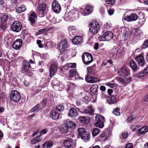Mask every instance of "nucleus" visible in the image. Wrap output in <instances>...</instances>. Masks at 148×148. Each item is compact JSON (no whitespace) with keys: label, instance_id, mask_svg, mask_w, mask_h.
I'll return each mask as SVG.
<instances>
[{"label":"nucleus","instance_id":"nucleus-60","mask_svg":"<svg viewBox=\"0 0 148 148\" xmlns=\"http://www.w3.org/2000/svg\"><path fill=\"white\" fill-rule=\"evenodd\" d=\"M37 44L38 45L39 47H42V45L41 44V41L40 40H38L37 41Z\"/></svg>","mask_w":148,"mask_h":148},{"label":"nucleus","instance_id":"nucleus-19","mask_svg":"<svg viewBox=\"0 0 148 148\" xmlns=\"http://www.w3.org/2000/svg\"><path fill=\"white\" fill-rule=\"evenodd\" d=\"M77 11L74 9L68 12L67 14H65V16L69 20L74 17V15L77 13Z\"/></svg>","mask_w":148,"mask_h":148},{"label":"nucleus","instance_id":"nucleus-31","mask_svg":"<svg viewBox=\"0 0 148 148\" xmlns=\"http://www.w3.org/2000/svg\"><path fill=\"white\" fill-rule=\"evenodd\" d=\"M148 131V128L146 126H144L140 129L138 131V134H144Z\"/></svg>","mask_w":148,"mask_h":148},{"label":"nucleus","instance_id":"nucleus-43","mask_svg":"<svg viewBox=\"0 0 148 148\" xmlns=\"http://www.w3.org/2000/svg\"><path fill=\"white\" fill-rule=\"evenodd\" d=\"M57 110L58 111H62L64 109V106L62 104L58 105L56 106Z\"/></svg>","mask_w":148,"mask_h":148},{"label":"nucleus","instance_id":"nucleus-15","mask_svg":"<svg viewBox=\"0 0 148 148\" xmlns=\"http://www.w3.org/2000/svg\"><path fill=\"white\" fill-rule=\"evenodd\" d=\"M57 64L54 63L51 64L49 68L50 76L52 77L57 71Z\"/></svg>","mask_w":148,"mask_h":148},{"label":"nucleus","instance_id":"nucleus-2","mask_svg":"<svg viewBox=\"0 0 148 148\" xmlns=\"http://www.w3.org/2000/svg\"><path fill=\"white\" fill-rule=\"evenodd\" d=\"M113 36V33L110 31H108L104 33L102 35L99 37V40L100 41H110Z\"/></svg>","mask_w":148,"mask_h":148},{"label":"nucleus","instance_id":"nucleus-48","mask_svg":"<svg viewBox=\"0 0 148 148\" xmlns=\"http://www.w3.org/2000/svg\"><path fill=\"white\" fill-rule=\"evenodd\" d=\"M116 79L117 81L121 82L123 85H125L124 78H123L121 77H116Z\"/></svg>","mask_w":148,"mask_h":148},{"label":"nucleus","instance_id":"nucleus-13","mask_svg":"<svg viewBox=\"0 0 148 148\" xmlns=\"http://www.w3.org/2000/svg\"><path fill=\"white\" fill-rule=\"evenodd\" d=\"M92 11V7L90 5H88L84 9L83 12H81V14L83 16H88L91 14Z\"/></svg>","mask_w":148,"mask_h":148},{"label":"nucleus","instance_id":"nucleus-6","mask_svg":"<svg viewBox=\"0 0 148 148\" xmlns=\"http://www.w3.org/2000/svg\"><path fill=\"white\" fill-rule=\"evenodd\" d=\"M11 27L13 31L18 32L21 30L22 25L21 23L19 21H15L12 23Z\"/></svg>","mask_w":148,"mask_h":148},{"label":"nucleus","instance_id":"nucleus-11","mask_svg":"<svg viewBox=\"0 0 148 148\" xmlns=\"http://www.w3.org/2000/svg\"><path fill=\"white\" fill-rule=\"evenodd\" d=\"M31 67L30 65L29 62L24 63L21 69V71L23 73L26 74H29L30 72L29 69Z\"/></svg>","mask_w":148,"mask_h":148},{"label":"nucleus","instance_id":"nucleus-10","mask_svg":"<svg viewBox=\"0 0 148 148\" xmlns=\"http://www.w3.org/2000/svg\"><path fill=\"white\" fill-rule=\"evenodd\" d=\"M52 8L53 11L57 13H59L61 10L60 5L58 1L56 0H54L53 2Z\"/></svg>","mask_w":148,"mask_h":148},{"label":"nucleus","instance_id":"nucleus-55","mask_svg":"<svg viewBox=\"0 0 148 148\" xmlns=\"http://www.w3.org/2000/svg\"><path fill=\"white\" fill-rule=\"evenodd\" d=\"M46 31L45 29H43L39 30L38 31L36 34V35H39L42 34Z\"/></svg>","mask_w":148,"mask_h":148},{"label":"nucleus","instance_id":"nucleus-40","mask_svg":"<svg viewBox=\"0 0 148 148\" xmlns=\"http://www.w3.org/2000/svg\"><path fill=\"white\" fill-rule=\"evenodd\" d=\"M100 132L99 130L97 128L94 129L92 131V134L93 136H95L98 134Z\"/></svg>","mask_w":148,"mask_h":148},{"label":"nucleus","instance_id":"nucleus-1","mask_svg":"<svg viewBox=\"0 0 148 148\" xmlns=\"http://www.w3.org/2000/svg\"><path fill=\"white\" fill-rule=\"evenodd\" d=\"M100 26L97 21L91 22L90 25L89 31L93 34H95L99 30Z\"/></svg>","mask_w":148,"mask_h":148},{"label":"nucleus","instance_id":"nucleus-50","mask_svg":"<svg viewBox=\"0 0 148 148\" xmlns=\"http://www.w3.org/2000/svg\"><path fill=\"white\" fill-rule=\"evenodd\" d=\"M125 84L130 83L132 80V78L131 77L124 78Z\"/></svg>","mask_w":148,"mask_h":148},{"label":"nucleus","instance_id":"nucleus-3","mask_svg":"<svg viewBox=\"0 0 148 148\" xmlns=\"http://www.w3.org/2000/svg\"><path fill=\"white\" fill-rule=\"evenodd\" d=\"M96 122L95 126L100 128H102L104 126V122L105 121L104 117L102 115L98 114L95 116Z\"/></svg>","mask_w":148,"mask_h":148},{"label":"nucleus","instance_id":"nucleus-4","mask_svg":"<svg viewBox=\"0 0 148 148\" xmlns=\"http://www.w3.org/2000/svg\"><path fill=\"white\" fill-rule=\"evenodd\" d=\"M79 135L81 138L84 140H88L90 138V134L87 132L84 128H80L78 129Z\"/></svg>","mask_w":148,"mask_h":148},{"label":"nucleus","instance_id":"nucleus-54","mask_svg":"<svg viewBox=\"0 0 148 148\" xmlns=\"http://www.w3.org/2000/svg\"><path fill=\"white\" fill-rule=\"evenodd\" d=\"M115 2V0H106V3L107 4L113 5Z\"/></svg>","mask_w":148,"mask_h":148},{"label":"nucleus","instance_id":"nucleus-58","mask_svg":"<svg viewBox=\"0 0 148 148\" xmlns=\"http://www.w3.org/2000/svg\"><path fill=\"white\" fill-rule=\"evenodd\" d=\"M133 145L131 143H128L125 146V148H133Z\"/></svg>","mask_w":148,"mask_h":148},{"label":"nucleus","instance_id":"nucleus-33","mask_svg":"<svg viewBox=\"0 0 148 148\" xmlns=\"http://www.w3.org/2000/svg\"><path fill=\"white\" fill-rule=\"evenodd\" d=\"M26 10L25 7L24 5H22L18 7L16 9V11L19 13H21L24 11Z\"/></svg>","mask_w":148,"mask_h":148},{"label":"nucleus","instance_id":"nucleus-38","mask_svg":"<svg viewBox=\"0 0 148 148\" xmlns=\"http://www.w3.org/2000/svg\"><path fill=\"white\" fill-rule=\"evenodd\" d=\"M88 118L86 119L85 116H80L79 119V120L81 123H85L87 121Z\"/></svg>","mask_w":148,"mask_h":148},{"label":"nucleus","instance_id":"nucleus-52","mask_svg":"<svg viewBox=\"0 0 148 148\" xmlns=\"http://www.w3.org/2000/svg\"><path fill=\"white\" fill-rule=\"evenodd\" d=\"M46 147L47 148H51L53 145V143L51 142H47Z\"/></svg>","mask_w":148,"mask_h":148},{"label":"nucleus","instance_id":"nucleus-7","mask_svg":"<svg viewBox=\"0 0 148 148\" xmlns=\"http://www.w3.org/2000/svg\"><path fill=\"white\" fill-rule=\"evenodd\" d=\"M11 99L15 102L19 101L21 99V95L17 91H12L10 94Z\"/></svg>","mask_w":148,"mask_h":148},{"label":"nucleus","instance_id":"nucleus-34","mask_svg":"<svg viewBox=\"0 0 148 148\" xmlns=\"http://www.w3.org/2000/svg\"><path fill=\"white\" fill-rule=\"evenodd\" d=\"M130 65L131 67L133 70H136L137 68L136 63L133 60L130 61Z\"/></svg>","mask_w":148,"mask_h":148},{"label":"nucleus","instance_id":"nucleus-35","mask_svg":"<svg viewBox=\"0 0 148 148\" xmlns=\"http://www.w3.org/2000/svg\"><path fill=\"white\" fill-rule=\"evenodd\" d=\"M77 73L75 69H71L69 71V76L71 77H72L76 75Z\"/></svg>","mask_w":148,"mask_h":148},{"label":"nucleus","instance_id":"nucleus-20","mask_svg":"<svg viewBox=\"0 0 148 148\" xmlns=\"http://www.w3.org/2000/svg\"><path fill=\"white\" fill-rule=\"evenodd\" d=\"M135 59L139 65L144 66L145 60L144 57L142 56L139 55L137 56Z\"/></svg>","mask_w":148,"mask_h":148},{"label":"nucleus","instance_id":"nucleus-21","mask_svg":"<svg viewBox=\"0 0 148 148\" xmlns=\"http://www.w3.org/2000/svg\"><path fill=\"white\" fill-rule=\"evenodd\" d=\"M98 86L97 84H94L90 88V94L92 95H97Z\"/></svg>","mask_w":148,"mask_h":148},{"label":"nucleus","instance_id":"nucleus-51","mask_svg":"<svg viewBox=\"0 0 148 148\" xmlns=\"http://www.w3.org/2000/svg\"><path fill=\"white\" fill-rule=\"evenodd\" d=\"M145 75L144 72L141 71L138 74L137 77L139 78H140L141 77H144Z\"/></svg>","mask_w":148,"mask_h":148},{"label":"nucleus","instance_id":"nucleus-44","mask_svg":"<svg viewBox=\"0 0 148 148\" xmlns=\"http://www.w3.org/2000/svg\"><path fill=\"white\" fill-rule=\"evenodd\" d=\"M115 50V52L114 53H111L110 54V57H111V58L112 59H115L116 58L117 56V54L118 53V50H116V49L115 48V49H113V50Z\"/></svg>","mask_w":148,"mask_h":148},{"label":"nucleus","instance_id":"nucleus-16","mask_svg":"<svg viewBox=\"0 0 148 148\" xmlns=\"http://www.w3.org/2000/svg\"><path fill=\"white\" fill-rule=\"evenodd\" d=\"M83 113L89 117L94 114V110L91 106H88L83 111Z\"/></svg>","mask_w":148,"mask_h":148},{"label":"nucleus","instance_id":"nucleus-30","mask_svg":"<svg viewBox=\"0 0 148 148\" xmlns=\"http://www.w3.org/2000/svg\"><path fill=\"white\" fill-rule=\"evenodd\" d=\"M66 86L67 87L66 90L68 92L69 90H72L75 87V85L73 83L68 82H67Z\"/></svg>","mask_w":148,"mask_h":148},{"label":"nucleus","instance_id":"nucleus-61","mask_svg":"<svg viewBox=\"0 0 148 148\" xmlns=\"http://www.w3.org/2000/svg\"><path fill=\"white\" fill-rule=\"evenodd\" d=\"M114 11L113 9H110L108 11V13L109 15H112L113 13H114Z\"/></svg>","mask_w":148,"mask_h":148},{"label":"nucleus","instance_id":"nucleus-32","mask_svg":"<svg viewBox=\"0 0 148 148\" xmlns=\"http://www.w3.org/2000/svg\"><path fill=\"white\" fill-rule=\"evenodd\" d=\"M59 130L60 132L62 134H65L68 132L69 130V128L63 124V126L60 128Z\"/></svg>","mask_w":148,"mask_h":148},{"label":"nucleus","instance_id":"nucleus-5","mask_svg":"<svg viewBox=\"0 0 148 148\" xmlns=\"http://www.w3.org/2000/svg\"><path fill=\"white\" fill-rule=\"evenodd\" d=\"M82 60L84 63L88 65L93 61V58L91 54L89 53H84L82 55Z\"/></svg>","mask_w":148,"mask_h":148},{"label":"nucleus","instance_id":"nucleus-36","mask_svg":"<svg viewBox=\"0 0 148 148\" xmlns=\"http://www.w3.org/2000/svg\"><path fill=\"white\" fill-rule=\"evenodd\" d=\"M60 82L56 78H54L51 82V84H53V88L55 89L56 87H57L58 85L59 84Z\"/></svg>","mask_w":148,"mask_h":148},{"label":"nucleus","instance_id":"nucleus-64","mask_svg":"<svg viewBox=\"0 0 148 148\" xmlns=\"http://www.w3.org/2000/svg\"><path fill=\"white\" fill-rule=\"evenodd\" d=\"M100 89L102 91H104L106 90V87L103 86H101L100 87Z\"/></svg>","mask_w":148,"mask_h":148},{"label":"nucleus","instance_id":"nucleus-63","mask_svg":"<svg viewBox=\"0 0 148 148\" xmlns=\"http://www.w3.org/2000/svg\"><path fill=\"white\" fill-rule=\"evenodd\" d=\"M99 44L98 43H96L94 46V49L95 50L99 48Z\"/></svg>","mask_w":148,"mask_h":148},{"label":"nucleus","instance_id":"nucleus-28","mask_svg":"<svg viewBox=\"0 0 148 148\" xmlns=\"http://www.w3.org/2000/svg\"><path fill=\"white\" fill-rule=\"evenodd\" d=\"M36 18V16L34 12H32L30 15L29 17V19L32 25L35 23V19Z\"/></svg>","mask_w":148,"mask_h":148},{"label":"nucleus","instance_id":"nucleus-37","mask_svg":"<svg viewBox=\"0 0 148 148\" xmlns=\"http://www.w3.org/2000/svg\"><path fill=\"white\" fill-rule=\"evenodd\" d=\"M60 59L62 61L67 60L68 58V56L67 53H62L60 55Z\"/></svg>","mask_w":148,"mask_h":148},{"label":"nucleus","instance_id":"nucleus-62","mask_svg":"<svg viewBox=\"0 0 148 148\" xmlns=\"http://www.w3.org/2000/svg\"><path fill=\"white\" fill-rule=\"evenodd\" d=\"M145 75H146L148 73V66L145 69L144 71H143Z\"/></svg>","mask_w":148,"mask_h":148},{"label":"nucleus","instance_id":"nucleus-22","mask_svg":"<svg viewBox=\"0 0 148 148\" xmlns=\"http://www.w3.org/2000/svg\"><path fill=\"white\" fill-rule=\"evenodd\" d=\"M63 144L66 147L69 148L73 145L74 142L71 139H67L64 140Z\"/></svg>","mask_w":148,"mask_h":148},{"label":"nucleus","instance_id":"nucleus-23","mask_svg":"<svg viewBox=\"0 0 148 148\" xmlns=\"http://www.w3.org/2000/svg\"><path fill=\"white\" fill-rule=\"evenodd\" d=\"M65 126H66L69 128L74 127L75 126V124L73 122L71 121L69 119L65 120L64 121L63 124Z\"/></svg>","mask_w":148,"mask_h":148},{"label":"nucleus","instance_id":"nucleus-24","mask_svg":"<svg viewBox=\"0 0 148 148\" xmlns=\"http://www.w3.org/2000/svg\"><path fill=\"white\" fill-rule=\"evenodd\" d=\"M58 113L54 111H51L50 113V116L53 119L57 120L60 117Z\"/></svg>","mask_w":148,"mask_h":148},{"label":"nucleus","instance_id":"nucleus-56","mask_svg":"<svg viewBox=\"0 0 148 148\" xmlns=\"http://www.w3.org/2000/svg\"><path fill=\"white\" fill-rule=\"evenodd\" d=\"M127 134L126 132H124L122 133V136L124 139H126L127 137Z\"/></svg>","mask_w":148,"mask_h":148},{"label":"nucleus","instance_id":"nucleus-8","mask_svg":"<svg viewBox=\"0 0 148 148\" xmlns=\"http://www.w3.org/2000/svg\"><path fill=\"white\" fill-rule=\"evenodd\" d=\"M119 75L123 77H127L130 74L129 69L125 66H123L119 69Z\"/></svg>","mask_w":148,"mask_h":148},{"label":"nucleus","instance_id":"nucleus-14","mask_svg":"<svg viewBox=\"0 0 148 148\" xmlns=\"http://www.w3.org/2000/svg\"><path fill=\"white\" fill-rule=\"evenodd\" d=\"M138 18L136 14L134 13L130 15L126 16L124 18V20L128 22L134 21Z\"/></svg>","mask_w":148,"mask_h":148},{"label":"nucleus","instance_id":"nucleus-42","mask_svg":"<svg viewBox=\"0 0 148 148\" xmlns=\"http://www.w3.org/2000/svg\"><path fill=\"white\" fill-rule=\"evenodd\" d=\"M56 88L55 90H59V91L61 90L62 89L64 88V86L62 84H60V83L58 85L57 87L56 86Z\"/></svg>","mask_w":148,"mask_h":148},{"label":"nucleus","instance_id":"nucleus-29","mask_svg":"<svg viewBox=\"0 0 148 148\" xmlns=\"http://www.w3.org/2000/svg\"><path fill=\"white\" fill-rule=\"evenodd\" d=\"M95 64L90 67H88L87 68L88 74L92 75L95 73Z\"/></svg>","mask_w":148,"mask_h":148},{"label":"nucleus","instance_id":"nucleus-41","mask_svg":"<svg viewBox=\"0 0 148 148\" xmlns=\"http://www.w3.org/2000/svg\"><path fill=\"white\" fill-rule=\"evenodd\" d=\"M40 141L39 137H36L35 138H33L31 141V143L32 144H35L36 143Z\"/></svg>","mask_w":148,"mask_h":148},{"label":"nucleus","instance_id":"nucleus-17","mask_svg":"<svg viewBox=\"0 0 148 148\" xmlns=\"http://www.w3.org/2000/svg\"><path fill=\"white\" fill-rule=\"evenodd\" d=\"M68 47L67 41L65 40H63L60 42L59 46V48L60 50L64 51L65 49Z\"/></svg>","mask_w":148,"mask_h":148},{"label":"nucleus","instance_id":"nucleus-9","mask_svg":"<svg viewBox=\"0 0 148 148\" xmlns=\"http://www.w3.org/2000/svg\"><path fill=\"white\" fill-rule=\"evenodd\" d=\"M46 5L42 3L40 4L38 8V12L40 17H42L44 16Z\"/></svg>","mask_w":148,"mask_h":148},{"label":"nucleus","instance_id":"nucleus-18","mask_svg":"<svg viewBox=\"0 0 148 148\" xmlns=\"http://www.w3.org/2000/svg\"><path fill=\"white\" fill-rule=\"evenodd\" d=\"M85 79L87 82L90 83H93L99 81V79L88 75L86 77Z\"/></svg>","mask_w":148,"mask_h":148},{"label":"nucleus","instance_id":"nucleus-46","mask_svg":"<svg viewBox=\"0 0 148 148\" xmlns=\"http://www.w3.org/2000/svg\"><path fill=\"white\" fill-rule=\"evenodd\" d=\"M8 19V16L7 15L4 14L1 17V21L2 23L6 22Z\"/></svg>","mask_w":148,"mask_h":148},{"label":"nucleus","instance_id":"nucleus-57","mask_svg":"<svg viewBox=\"0 0 148 148\" xmlns=\"http://www.w3.org/2000/svg\"><path fill=\"white\" fill-rule=\"evenodd\" d=\"M148 46V40L145 41L143 44V48L144 49L146 48Z\"/></svg>","mask_w":148,"mask_h":148},{"label":"nucleus","instance_id":"nucleus-39","mask_svg":"<svg viewBox=\"0 0 148 148\" xmlns=\"http://www.w3.org/2000/svg\"><path fill=\"white\" fill-rule=\"evenodd\" d=\"M76 66V64L75 63H69L66 64L64 66L69 68H75Z\"/></svg>","mask_w":148,"mask_h":148},{"label":"nucleus","instance_id":"nucleus-25","mask_svg":"<svg viewBox=\"0 0 148 148\" xmlns=\"http://www.w3.org/2000/svg\"><path fill=\"white\" fill-rule=\"evenodd\" d=\"M77 115V112L76 109L72 108L69 111L68 116H69L75 117Z\"/></svg>","mask_w":148,"mask_h":148},{"label":"nucleus","instance_id":"nucleus-27","mask_svg":"<svg viewBox=\"0 0 148 148\" xmlns=\"http://www.w3.org/2000/svg\"><path fill=\"white\" fill-rule=\"evenodd\" d=\"M82 41V38L80 36H77L72 39V42L75 44H79Z\"/></svg>","mask_w":148,"mask_h":148},{"label":"nucleus","instance_id":"nucleus-12","mask_svg":"<svg viewBox=\"0 0 148 148\" xmlns=\"http://www.w3.org/2000/svg\"><path fill=\"white\" fill-rule=\"evenodd\" d=\"M22 40L20 39H17L14 42L12 47L16 50H18L20 49L21 46Z\"/></svg>","mask_w":148,"mask_h":148},{"label":"nucleus","instance_id":"nucleus-45","mask_svg":"<svg viewBox=\"0 0 148 148\" xmlns=\"http://www.w3.org/2000/svg\"><path fill=\"white\" fill-rule=\"evenodd\" d=\"M40 110V108H39L38 105H37L32 108L31 110V112H38Z\"/></svg>","mask_w":148,"mask_h":148},{"label":"nucleus","instance_id":"nucleus-53","mask_svg":"<svg viewBox=\"0 0 148 148\" xmlns=\"http://www.w3.org/2000/svg\"><path fill=\"white\" fill-rule=\"evenodd\" d=\"M108 93L109 95H112L113 94H115L116 93L115 92H114L112 89H110L108 90Z\"/></svg>","mask_w":148,"mask_h":148},{"label":"nucleus","instance_id":"nucleus-49","mask_svg":"<svg viewBox=\"0 0 148 148\" xmlns=\"http://www.w3.org/2000/svg\"><path fill=\"white\" fill-rule=\"evenodd\" d=\"M135 118V117L133 115L130 116L127 119V122H131V123Z\"/></svg>","mask_w":148,"mask_h":148},{"label":"nucleus","instance_id":"nucleus-26","mask_svg":"<svg viewBox=\"0 0 148 148\" xmlns=\"http://www.w3.org/2000/svg\"><path fill=\"white\" fill-rule=\"evenodd\" d=\"M117 95L116 94H113L109 98V104H113L117 102L116 97Z\"/></svg>","mask_w":148,"mask_h":148},{"label":"nucleus","instance_id":"nucleus-59","mask_svg":"<svg viewBox=\"0 0 148 148\" xmlns=\"http://www.w3.org/2000/svg\"><path fill=\"white\" fill-rule=\"evenodd\" d=\"M110 25L108 23H106L104 25L103 27L104 28L108 29Z\"/></svg>","mask_w":148,"mask_h":148},{"label":"nucleus","instance_id":"nucleus-47","mask_svg":"<svg viewBox=\"0 0 148 148\" xmlns=\"http://www.w3.org/2000/svg\"><path fill=\"white\" fill-rule=\"evenodd\" d=\"M119 108H117L115 109L113 111V113L116 116H119L120 114V113L119 110Z\"/></svg>","mask_w":148,"mask_h":148}]
</instances>
